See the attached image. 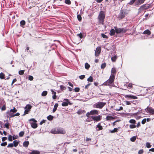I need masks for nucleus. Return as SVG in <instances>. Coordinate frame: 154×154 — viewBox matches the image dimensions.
<instances>
[{"label": "nucleus", "instance_id": "1", "mask_svg": "<svg viewBox=\"0 0 154 154\" xmlns=\"http://www.w3.org/2000/svg\"><path fill=\"white\" fill-rule=\"evenodd\" d=\"M114 28L115 30L113 29H111L110 31L109 35L111 36L114 35L115 33H116L117 34L124 33H125L128 30V29L126 28H117V26H115Z\"/></svg>", "mask_w": 154, "mask_h": 154}, {"label": "nucleus", "instance_id": "2", "mask_svg": "<svg viewBox=\"0 0 154 154\" xmlns=\"http://www.w3.org/2000/svg\"><path fill=\"white\" fill-rule=\"evenodd\" d=\"M105 17V14L104 12L103 11H100L97 18L98 21L99 23L102 25H103L104 24Z\"/></svg>", "mask_w": 154, "mask_h": 154}, {"label": "nucleus", "instance_id": "3", "mask_svg": "<svg viewBox=\"0 0 154 154\" xmlns=\"http://www.w3.org/2000/svg\"><path fill=\"white\" fill-rule=\"evenodd\" d=\"M115 78V75L111 74L109 79L106 82H105L103 83V85L105 86L110 85L114 82Z\"/></svg>", "mask_w": 154, "mask_h": 154}, {"label": "nucleus", "instance_id": "4", "mask_svg": "<svg viewBox=\"0 0 154 154\" xmlns=\"http://www.w3.org/2000/svg\"><path fill=\"white\" fill-rule=\"evenodd\" d=\"M99 111L96 109H93L91 110L90 112H87L86 116L88 118L91 117L90 115L94 116L97 115L99 114Z\"/></svg>", "mask_w": 154, "mask_h": 154}, {"label": "nucleus", "instance_id": "5", "mask_svg": "<svg viewBox=\"0 0 154 154\" xmlns=\"http://www.w3.org/2000/svg\"><path fill=\"white\" fill-rule=\"evenodd\" d=\"M106 104V103L102 102H99L94 105V107L100 109H102Z\"/></svg>", "mask_w": 154, "mask_h": 154}, {"label": "nucleus", "instance_id": "6", "mask_svg": "<svg viewBox=\"0 0 154 154\" xmlns=\"http://www.w3.org/2000/svg\"><path fill=\"white\" fill-rule=\"evenodd\" d=\"M17 110L15 108H14L13 109H11L10 111L7 112V113L9 115L10 117H14L15 116H18L19 115V113H17L15 115H13V113L16 112Z\"/></svg>", "mask_w": 154, "mask_h": 154}, {"label": "nucleus", "instance_id": "7", "mask_svg": "<svg viewBox=\"0 0 154 154\" xmlns=\"http://www.w3.org/2000/svg\"><path fill=\"white\" fill-rule=\"evenodd\" d=\"M127 14V13L126 10H121L118 15V18L119 19H122L125 17V15Z\"/></svg>", "mask_w": 154, "mask_h": 154}, {"label": "nucleus", "instance_id": "8", "mask_svg": "<svg viewBox=\"0 0 154 154\" xmlns=\"http://www.w3.org/2000/svg\"><path fill=\"white\" fill-rule=\"evenodd\" d=\"M29 121H32L33 122H30L31 125L32 127L33 128H37L38 125L36 124L37 121L35 120L34 119H30Z\"/></svg>", "mask_w": 154, "mask_h": 154}, {"label": "nucleus", "instance_id": "9", "mask_svg": "<svg viewBox=\"0 0 154 154\" xmlns=\"http://www.w3.org/2000/svg\"><path fill=\"white\" fill-rule=\"evenodd\" d=\"M32 107V106L30 104H27L25 107V110L24 112V114L23 115L29 113V112L30 111V110Z\"/></svg>", "mask_w": 154, "mask_h": 154}, {"label": "nucleus", "instance_id": "10", "mask_svg": "<svg viewBox=\"0 0 154 154\" xmlns=\"http://www.w3.org/2000/svg\"><path fill=\"white\" fill-rule=\"evenodd\" d=\"M91 117L93 120L96 122L100 121L102 119V116L100 115L97 116H92Z\"/></svg>", "mask_w": 154, "mask_h": 154}, {"label": "nucleus", "instance_id": "11", "mask_svg": "<svg viewBox=\"0 0 154 154\" xmlns=\"http://www.w3.org/2000/svg\"><path fill=\"white\" fill-rule=\"evenodd\" d=\"M151 7L150 4H144L140 7V8L142 9L146 10L150 8Z\"/></svg>", "mask_w": 154, "mask_h": 154}, {"label": "nucleus", "instance_id": "12", "mask_svg": "<svg viewBox=\"0 0 154 154\" xmlns=\"http://www.w3.org/2000/svg\"><path fill=\"white\" fill-rule=\"evenodd\" d=\"M125 97L126 98H128L130 99H137V97L134 96L132 95H126L125 96Z\"/></svg>", "mask_w": 154, "mask_h": 154}, {"label": "nucleus", "instance_id": "13", "mask_svg": "<svg viewBox=\"0 0 154 154\" xmlns=\"http://www.w3.org/2000/svg\"><path fill=\"white\" fill-rule=\"evenodd\" d=\"M101 48L100 47H97L95 53V55L96 56H98L100 53Z\"/></svg>", "mask_w": 154, "mask_h": 154}, {"label": "nucleus", "instance_id": "14", "mask_svg": "<svg viewBox=\"0 0 154 154\" xmlns=\"http://www.w3.org/2000/svg\"><path fill=\"white\" fill-rule=\"evenodd\" d=\"M147 112L152 114H154V109L150 107H147L146 109Z\"/></svg>", "mask_w": 154, "mask_h": 154}, {"label": "nucleus", "instance_id": "15", "mask_svg": "<svg viewBox=\"0 0 154 154\" xmlns=\"http://www.w3.org/2000/svg\"><path fill=\"white\" fill-rule=\"evenodd\" d=\"M58 134H65L66 132L65 131L63 128H58Z\"/></svg>", "mask_w": 154, "mask_h": 154}, {"label": "nucleus", "instance_id": "16", "mask_svg": "<svg viewBox=\"0 0 154 154\" xmlns=\"http://www.w3.org/2000/svg\"><path fill=\"white\" fill-rule=\"evenodd\" d=\"M145 0H137L136 3L135 5H139L145 2Z\"/></svg>", "mask_w": 154, "mask_h": 154}, {"label": "nucleus", "instance_id": "17", "mask_svg": "<svg viewBox=\"0 0 154 154\" xmlns=\"http://www.w3.org/2000/svg\"><path fill=\"white\" fill-rule=\"evenodd\" d=\"M51 132L53 134H58V128H56L54 129H52L51 131Z\"/></svg>", "mask_w": 154, "mask_h": 154}, {"label": "nucleus", "instance_id": "18", "mask_svg": "<svg viewBox=\"0 0 154 154\" xmlns=\"http://www.w3.org/2000/svg\"><path fill=\"white\" fill-rule=\"evenodd\" d=\"M31 152H29V154H40V152L39 151L37 150H33L31 151Z\"/></svg>", "mask_w": 154, "mask_h": 154}, {"label": "nucleus", "instance_id": "19", "mask_svg": "<svg viewBox=\"0 0 154 154\" xmlns=\"http://www.w3.org/2000/svg\"><path fill=\"white\" fill-rule=\"evenodd\" d=\"M151 32L148 29H146L145 30L143 33V34L147 35H148L151 34Z\"/></svg>", "mask_w": 154, "mask_h": 154}, {"label": "nucleus", "instance_id": "20", "mask_svg": "<svg viewBox=\"0 0 154 154\" xmlns=\"http://www.w3.org/2000/svg\"><path fill=\"white\" fill-rule=\"evenodd\" d=\"M51 91L52 92V94H53L52 96V98L54 99H56L57 96L56 95V92L54 91L52 89L51 90Z\"/></svg>", "mask_w": 154, "mask_h": 154}, {"label": "nucleus", "instance_id": "21", "mask_svg": "<svg viewBox=\"0 0 154 154\" xmlns=\"http://www.w3.org/2000/svg\"><path fill=\"white\" fill-rule=\"evenodd\" d=\"M114 118L112 117L111 116H107L106 117V119L107 121H109L114 119Z\"/></svg>", "mask_w": 154, "mask_h": 154}, {"label": "nucleus", "instance_id": "22", "mask_svg": "<svg viewBox=\"0 0 154 154\" xmlns=\"http://www.w3.org/2000/svg\"><path fill=\"white\" fill-rule=\"evenodd\" d=\"M86 112V111L85 110H79L77 112V113L79 115H80L83 113H84Z\"/></svg>", "mask_w": 154, "mask_h": 154}, {"label": "nucleus", "instance_id": "23", "mask_svg": "<svg viewBox=\"0 0 154 154\" xmlns=\"http://www.w3.org/2000/svg\"><path fill=\"white\" fill-rule=\"evenodd\" d=\"M58 106V103H55L54 105V109L53 110V112H55L57 110V109Z\"/></svg>", "mask_w": 154, "mask_h": 154}, {"label": "nucleus", "instance_id": "24", "mask_svg": "<svg viewBox=\"0 0 154 154\" xmlns=\"http://www.w3.org/2000/svg\"><path fill=\"white\" fill-rule=\"evenodd\" d=\"M111 74L114 75L115 74H116V70L115 68H112L111 71Z\"/></svg>", "mask_w": 154, "mask_h": 154}, {"label": "nucleus", "instance_id": "25", "mask_svg": "<svg viewBox=\"0 0 154 154\" xmlns=\"http://www.w3.org/2000/svg\"><path fill=\"white\" fill-rule=\"evenodd\" d=\"M97 128H98V131L101 130L103 129V127L101 125L100 123H98L97 125Z\"/></svg>", "mask_w": 154, "mask_h": 154}, {"label": "nucleus", "instance_id": "26", "mask_svg": "<svg viewBox=\"0 0 154 154\" xmlns=\"http://www.w3.org/2000/svg\"><path fill=\"white\" fill-rule=\"evenodd\" d=\"M117 58V57L116 55H115L113 57H111V60L113 62H115Z\"/></svg>", "mask_w": 154, "mask_h": 154}, {"label": "nucleus", "instance_id": "27", "mask_svg": "<svg viewBox=\"0 0 154 154\" xmlns=\"http://www.w3.org/2000/svg\"><path fill=\"white\" fill-rule=\"evenodd\" d=\"M29 141H25L23 143V146L25 147H27L29 145Z\"/></svg>", "mask_w": 154, "mask_h": 154}, {"label": "nucleus", "instance_id": "28", "mask_svg": "<svg viewBox=\"0 0 154 154\" xmlns=\"http://www.w3.org/2000/svg\"><path fill=\"white\" fill-rule=\"evenodd\" d=\"M47 119L49 121H52L54 119V116L51 115H50L47 116Z\"/></svg>", "mask_w": 154, "mask_h": 154}, {"label": "nucleus", "instance_id": "29", "mask_svg": "<svg viewBox=\"0 0 154 154\" xmlns=\"http://www.w3.org/2000/svg\"><path fill=\"white\" fill-rule=\"evenodd\" d=\"M90 67V65L86 63L85 64V68L87 69H88Z\"/></svg>", "mask_w": 154, "mask_h": 154}, {"label": "nucleus", "instance_id": "30", "mask_svg": "<svg viewBox=\"0 0 154 154\" xmlns=\"http://www.w3.org/2000/svg\"><path fill=\"white\" fill-rule=\"evenodd\" d=\"M140 112H137L133 113L131 115V116H133L134 117H135L136 116H137V115L140 114Z\"/></svg>", "mask_w": 154, "mask_h": 154}, {"label": "nucleus", "instance_id": "31", "mask_svg": "<svg viewBox=\"0 0 154 154\" xmlns=\"http://www.w3.org/2000/svg\"><path fill=\"white\" fill-rule=\"evenodd\" d=\"M5 75L4 73L2 72L0 73V78L1 79H5Z\"/></svg>", "mask_w": 154, "mask_h": 154}, {"label": "nucleus", "instance_id": "32", "mask_svg": "<svg viewBox=\"0 0 154 154\" xmlns=\"http://www.w3.org/2000/svg\"><path fill=\"white\" fill-rule=\"evenodd\" d=\"M87 81L88 82H92L93 81V78L91 76H90L88 79Z\"/></svg>", "mask_w": 154, "mask_h": 154}, {"label": "nucleus", "instance_id": "33", "mask_svg": "<svg viewBox=\"0 0 154 154\" xmlns=\"http://www.w3.org/2000/svg\"><path fill=\"white\" fill-rule=\"evenodd\" d=\"M118 132V129L115 128L114 129L112 130H111L110 131V133H112L115 132Z\"/></svg>", "mask_w": 154, "mask_h": 154}, {"label": "nucleus", "instance_id": "34", "mask_svg": "<svg viewBox=\"0 0 154 154\" xmlns=\"http://www.w3.org/2000/svg\"><path fill=\"white\" fill-rule=\"evenodd\" d=\"M48 94V92L46 91H43L42 93V96H46Z\"/></svg>", "mask_w": 154, "mask_h": 154}, {"label": "nucleus", "instance_id": "35", "mask_svg": "<svg viewBox=\"0 0 154 154\" xmlns=\"http://www.w3.org/2000/svg\"><path fill=\"white\" fill-rule=\"evenodd\" d=\"M106 66V63H105L102 64L101 66V68L102 69H104Z\"/></svg>", "mask_w": 154, "mask_h": 154}, {"label": "nucleus", "instance_id": "36", "mask_svg": "<svg viewBox=\"0 0 154 154\" xmlns=\"http://www.w3.org/2000/svg\"><path fill=\"white\" fill-rule=\"evenodd\" d=\"M68 105V103L67 102H63L62 103V106H67Z\"/></svg>", "mask_w": 154, "mask_h": 154}, {"label": "nucleus", "instance_id": "37", "mask_svg": "<svg viewBox=\"0 0 154 154\" xmlns=\"http://www.w3.org/2000/svg\"><path fill=\"white\" fill-rule=\"evenodd\" d=\"M60 89L62 91L65 90L66 89V87L63 85H60Z\"/></svg>", "mask_w": 154, "mask_h": 154}, {"label": "nucleus", "instance_id": "38", "mask_svg": "<svg viewBox=\"0 0 154 154\" xmlns=\"http://www.w3.org/2000/svg\"><path fill=\"white\" fill-rule=\"evenodd\" d=\"M136 136H133L131 138L130 140L132 142H134L136 140Z\"/></svg>", "mask_w": 154, "mask_h": 154}, {"label": "nucleus", "instance_id": "39", "mask_svg": "<svg viewBox=\"0 0 154 154\" xmlns=\"http://www.w3.org/2000/svg\"><path fill=\"white\" fill-rule=\"evenodd\" d=\"M101 36L104 38H108V36L103 33H101Z\"/></svg>", "mask_w": 154, "mask_h": 154}, {"label": "nucleus", "instance_id": "40", "mask_svg": "<svg viewBox=\"0 0 154 154\" xmlns=\"http://www.w3.org/2000/svg\"><path fill=\"white\" fill-rule=\"evenodd\" d=\"M136 0H131L128 4L130 5H132Z\"/></svg>", "mask_w": 154, "mask_h": 154}, {"label": "nucleus", "instance_id": "41", "mask_svg": "<svg viewBox=\"0 0 154 154\" xmlns=\"http://www.w3.org/2000/svg\"><path fill=\"white\" fill-rule=\"evenodd\" d=\"M146 147L148 148H150L151 146V145H150V143L149 142H147L146 143Z\"/></svg>", "mask_w": 154, "mask_h": 154}, {"label": "nucleus", "instance_id": "42", "mask_svg": "<svg viewBox=\"0 0 154 154\" xmlns=\"http://www.w3.org/2000/svg\"><path fill=\"white\" fill-rule=\"evenodd\" d=\"M18 142L16 140H14L13 142L14 146L16 147L18 145Z\"/></svg>", "mask_w": 154, "mask_h": 154}, {"label": "nucleus", "instance_id": "43", "mask_svg": "<svg viewBox=\"0 0 154 154\" xmlns=\"http://www.w3.org/2000/svg\"><path fill=\"white\" fill-rule=\"evenodd\" d=\"M20 23L21 26H24L26 22L25 21L23 20L20 22Z\"/></svg>", "mask_w": 154, "mask_h": 154}, {"label": "nucleus", "instance_id": "44", "mask_svg": "<svg viewBox=\"0 0 154 154\" xmlns=\"http://www.w3.org/2000/svg\"><path fill=\"white\" fill-rule=\"evenodd\" d=\"M129 122L130 123L135 124L136 122L135 120L133 119H131L129 120Z\"/></svg>", "mask_w": 154, "mask_h": 154}, {"label": "nucleus", "instance_id": "45", "mask_svg": "<svg viewBox=\"0 0 154 154\" xmlns=\"http://www.w3.org/2000/svg\"><path fill=\"white\" fill-rule=\"evenodd\" d=\"M77 18H78V20L81 21L82 20V18L80 14H78L77 16Z\"/></svg>", "mask_w": 154, "mask_h": 154}, {"label": "nucleus", "instance_id": "46", "mask_svg": "<svg viewBox=\"0 0 154 154\" xmlns=\"http://www.w3.org/2000/svg\"><path fill=\"white\" fill-rule=\"evenodd\" d=\"M65 2L68 5H70L71 4V2L70 0H65Z\"/></svg>", "mask_w": 154, "mask_h": 154}, {"label": "nucleus", "instance_id": "47", "mask_svg": "<svg viewBox=\"0 0 154 154\" xmlns=\"http://www.w3.org/2000/svg\"><path fill=\"white\" fill-rule=\"evenodd\" d=\"M129 127L130 128H134L136 127V125H130Z\"/></svg>", "mask_w": 154, "mask_h": 154}, {"label": "nucleus", "instance_id": "48", "mask_svg": "<svg viewBox=\"0 0 154 154\" xmlns=\"http://www.w3.org/2000/svg\"><path fill=\"white\" fill-rule=\"evenodd\" d=\"M77 36L79 37L80 38H83V35L81 32L79 34H77Z\"/></svg>", "mask_w": 154, "mask_h": 154}, {"label": "nucleus", "instance_id": "49", "mask_svg": "<svg viewBox=\"0 0 154 154\" xmlns=\"http://www.w3.org/2000/svg\"><path fill=\"white\" fill-rule=\"evenodd\" d=\"M80 91V88L78 87H76L74 89V91L75 92H78Z\"/></svg>", "mask_w": 154, "mask_h": 154}, {"label": "nucleus", "instance_id": "50", "mask_svg": "<svg viewBox=\"0 0 154 154\" xmlns=\"http://www.w3.org/2000/svg\"><path fill=\"white\" fill-rule=\"evenodd\" d=\"M7 144V143L6 142H5L3 143H2L1 144V145L2 146H5Z\"/></svg>", "mask_w": 154, "mask_h": 154}, {"label": "nucleus", "instance_id": "51", "mask_svg": "<svg viewBox=\"0 0 154 154\" xmlns=\"http://www.w3.org/2000/svg\"><path fill=\"white\" fill-rule=\"evenodd\" d=\"M12 136H11V135H9L8 137V140L9 141H12Z\"/></svg>", "mask_w": 154, "mask_h": 154}, {"label": "nucleus", "instance_id": "52", "mask_svg": "<svg viewBox=\"0 0 154 154\" xmlns=\"http://www.w3.org/2000/svg\"><path fill=\"white\" fill-rule=\"evenodd\" d=\"M14 144L13 143L9 144L7 146L8 147H12L13 146Z\"/></svg>", "mask_w": 154, "mask_h": 154}, {"label": "nucleus", "instance_id": "53", "mask_svg": "<svg viewBox=\"0 0 154 154\" xmlns=\"http://www.w3.org/2000/svg\"><path fill=\"white\" fill-rule=\"evenodd\" d=\"M85 77V75H82L79 76V78L81 79H83Z\"/></svg>", "mask_w": 154, "mask_h": 154}, {"label": "nucleus", "instance_id": "54", "mask_svg": "<svg viewBox=\"0 0 154 154\" xmlns=\"http://www.w3.org/2000/svg\"><path fill=\"white\" fill-rule=\"evenodd\" d=\"M28 79L30 81H32L33 79V77L32 76L30 75Z\"/></svg>", "mask_w": 154, "mask_h": 154}, {"label": "nucleus", "instance_id": "55", "mask_svg": "<svg viewBox=\"0 0 154 154\" xmlns=\"http://www.w3.org/2000/svg\"><path fill=\"white\" fill-rule=\"evenodd\" d=\"M146 119H143L141 122V123L142 124H144L146 122Z\"/></svg>", "mask_w": 154, "mask_h": 154}, {"label": "nucleus", "instance_id": "56", "mask_svg": "<svg viewBox=\"0 0 154 154\" xmlns=\"http://www.w3.org/2000/svg\"><path fill=\"white\" fill-rule=\"evenodd\" d=\"M128 87L130 88H132L133 87V84L132 83H129L128 85Z\"/></svg>", "mask_w": 154, "mask_h": 154}, {"label": "nucleus", "instance_id": "57", "mask_svg": "<svg viewBox=\"0 0 154 154\" xmlns=\"http://www.w3.org/2000/svg\"><path fill=\"white\" fill-rule=\"evenodd\" d=\"M9 124L8 123H6L5 125V127L8 129L9 128Z\"/></svg>", "mask_w": 154, "mask_h": 154}, {"label": "nucleus", "instance_id": "58", "mask_svg": "<svg viewBox=\"0 0 154 154\" xmlns=\"http://www.w3.org/2000/svg\"><path fill=\"white\" fill-rule=\"evenodd\" d=\"M91 83H88V84L85 86V88L87 89L88 88L89 86L91 85Z\"/></svg>", "mask_w": 154, "mask_h": 154}, {"label": "nucleus", "instance_id": "59", "mask_svg": "<svg viewBox=\"0 0 154 154\" xmlns=\"http://www.w3.org/2000/svg\"><path fill=\"white\" fill-rule=\"evenodd\" d=\"M123 109V107L122 106H120L119 108V109H115V110L116 111H120L122 110Z\"/></svg>", "mask_w": 154, "mask_h": 154}, {"label": "nucleus", "instance_id": "60", "mask_svg": "<svg viewBox=\"0 0 154 154\" xmlns=\"http://www.w3.org/2000/svg\"><path fill=\"white\" fill-rule=\"evenodd\" d=\"M46 121V120H45L44 119L42 120L40 123V125H42L44 123H45Z\"/></svg>", "mask_w": 154, "mask_h": 154}, {"label": "nucleus", "instance_id": "61", "mask_svg": "<svg viewBox=\"0 0 154 154\" xmlns=\"http://www.w3.org/2000/svg\"><path fill=\"white\" fill-rule=\"evenodd\" d=\"M24 134V132L23 131H21L20 132V137H22Z\"/></svg>", "mask_w": 154, "mask_h": 154}, {"label": "nucleus", "instance_id": "62", "mask_svg": "<svg viewBox=\"0 0 154 154\" xmlns=\"http://www.w3.org/2000/svg\"><path fill=\"white\" fill-rule=\"evenodd\" d=\"M143 153V151L142 149L139 151L138 153L139 154H142Z\"/></svg>", "mask_w": 154, "mask_h": 154}, {"label": "nucleus", "instance_id": "63", "mask_svg": "<svg viewBox=\"0 0 154 154\" xmlns=\"http://www.w3.org/2000/svg\"><path fill=\"white\" fill-rule=\"evenodd\" d=\"M24 72V70H20V75H22L23 74Z\"/></svg>", "mask_w": 154, "mask_h": 154}, {"label": "nucleus", "instance_id": "64", "mask_svg": "<svg viewBox=\"0 0 154 154\" xmlns=\"http://www.w3.org/2000/svg\"><path fill=\"white\" fill-rule=\"evenodd\" d=\"M7 139V138L6 137H4L2 138V140L3 141L6 140Z\"/></svg>", "mask_w": 154, "mask_h": 154}]
</instances>
